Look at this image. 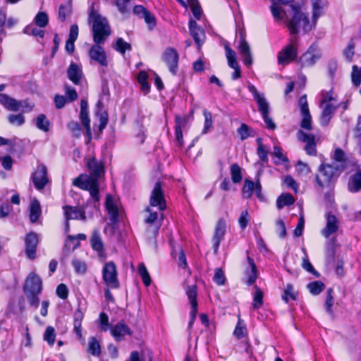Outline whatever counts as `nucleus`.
Masks as SVG:
<instances>
[{"label":"nucleus","instance_id":"774afa93","mask_svg":"<svg viewBox=\"0 0 361 361\" xmlns=\"http://www.w3.org/2000/svg\"><path fill=\"white\" fill-rule=\"evenodd\" d=\"M67 127L75 137H80L81 134V127L77 121H72L69 122Z\"/></svg>","mask_w":361,"mask_h":361},{"label":"nucleus","instance_id":"39448f33","mask_svg":"<svg viewBox=\"0 0 361 361\" xmlns=\"http://www.w3.org/2000/svg\"><path fill=\"white\" fill-rule=\"evenodd\" d=\"M298 37L289 39V43L278 54V63L281 65H287L295 60L298 56Z\"/></svg>","mask_w":361,"mask_h":361},{"label":"nucleus","instance_id":"ea45409f","mask_svg":"<svg viewBox=\"0 0 361 361\" xmlns=\"http://www.w3.org/2000/svg\"><path fill=\"white\" fill-rule=\"evenodd\" d=\"M89 352L94 356H99L101 353V346L94 337H90L88 342Z\"/></svg>","mask_w":361,"mask_h":361},{"label":"nucleus","instance_id":"423d86ee","mask_svg":"<svg viewBox=\"0 0 361 361\" xmlns=\"http://www.w3.org/2000/svg\"><path fill=\"white\" fill-rule=\"evenodd\" d=\"M102 279L109 288L113 289L119 288L117 269L114 262L105 263L102 269Z\"/></svg>","mask_w":361,"mask_h":361},{"label":"nucleus","instance_id":"9d476101","mask_svg":"<svg viewBox=\"0 0 361 361\" xmlns=\"http://www.w3.org/2000/svg\"><path fill=\"white\" fill-rule=\"evenodd\" d=\"M149 204L152 207H157L160 211L166 209V202L160 181H157L154 185L150 195Z\"/></svg>","mask_w":361,"mask_h":361},{"label":"nucleus","instance_id":"6ab92c4d","mask_svg":"<svg viewBox=\"0 0 361 361\" xmlns=\"http://www.w3.org/2000/svg\"><path fill=\"white\" fill-rule=\"evenodd\" d=\"M310 4L312 11V23H310V25H312V29L315 27L318 18L322 15L323 10L328 4L325 0H310Z\"/></svg>","mask_w":361,"mask_h":361},{"label":"nucleus","instance_id":"20e7f679","mask_svg":"<svg viewBox=\"0 0 361 361\" xmlns=\"http://www.w3.org/2000/svg\"><path fill=\"white\" fill-rule=\"evenodd\" d=\"M42 290V281L40 277L35 273H31L27 277L23 291L30 306L37 309L39 304V295Z\"/></svg>","mask_w":361,"mask_h":361},{"label":"nucleus","instance_id":"09e8293b","mask_svg":"<svg viewBox=\"0 0 361 361\" xmlns=\"http://www.w3.org/2000/svg\"><path fill=\"white\" fill-rule=\"evenodd\" d=\"M263 305V292L257 286H255V293L253 297L252 305L254 309H259Z\"/></svg>","mask_w":361,"mask_h":361},{"label":"nucleus","instance_id":"0e129e2a","mask_svg":"<svg viewBox=\"0 0 361 361\" xmlns=\"http://www.w3.org/2000/svg\"><path fill=\"white\" fill-rule=\"evenodd\" d=\"M351 77L354 85L358 87L361 83V69L358 68L357 66H353Z\"/></svg>","mask_w":361,"mask_h":361},{"label":"nucleus","instance_id":"6e6d98bb","mask_svg":"<svg viewBox=\"0 0 361 361\" xmlns=\"http://www.w3.org/2000/svg\"><path fill=\"white\" fill-rule=\"evenodd\" d=\"M72 266L75 271L79 274H84L87 271V265L85 262L74 259L72 260Z\"/></svg>","mask_w":361,"mask_h":361},{"label":"nucleus","instance_id":"c756f323","mask_svg":"<svg viewBox=\"0 0 361 361\" xmlns=\"http://www.w3.org/2000/svg\"><path fill=\"white\" fill-rule=\"evenodd\" d=\"M247 259L249 264V268L246 269L245 273L247 277L246 283L248 286H250L256 281L257 278V269L253 259L247 256Z\"/></svg>","mask_w":361,"mask_h":361},{"label":"nucleus","instance_id":"bb28decb","mask_svg":"<svg viewBox=\"0 0 361 361\" xmlns=\"http://www.w3.org/2000/svg\"><path fill=\"white\" fill-rule=\"evenodd\" d=\"M68 79L75 85H79L82 76L81 68L75 63H71L67 70Z\"/></svg>","mask_w":361,"mask_h":361},{"label":"nucleus","instance_id":"864d4df0","mask_svg":"<svg viewBox=\"0 0 361 361\" xmlns=\"http://www.w3.org/2000/svg\"><path fill=\"white\" fill-rule=\"evenodd\" d=\"M114 49L121 54H124L126 51L131 50V45L125 42L122 38H118Z\"/></svg>","mask_w":361,"mask_h":361},{"label":"nucleus","instance_id":"473e14b6","mask_svg":"<svg viewBox=\"0 0 361 361\" xmlns=\"http://www.w3.org/2000/svg\"><path fill=\"white\" fill-rule=\"evenodd\" d=\"M257 144V154L258 155L260 161L262 164H267L268 159V150L262 143V140L260 137L256 140Z\"/></svg>","mask_w":361,"mask_h":361},{"label":"nucleus","instance_id":"aec40b11","mask_svg":"<svg viewBox=\"0 0 361 361\" xmlns=\"http://www.w3.org/2000/svg\"><path fill=\"white\" fill-rule=\"evenodd\" d=\"M189 30L191 36L194 39L198 47H200L204 41V31L197 25L196 21L193 20H190L189 22Z\"/></svg>","mask_w":361,"mask_h":361},{"label":"nucleus","instance_id":"13d9d810","mask_svg":"<svg viewBox=\"0 0 361 361\" xmlns=\"http://www.w3.org/2000/svg\"><path fill=\"white\" fill-rule=\"evenodd\" d=\"M55 330L52 326H47L44 334V340L46 341L50 345H52L55 342Z\"/></svg>","mask_w":361,"mask_h":361},{"label":"nucleus","instance_id":"c03bdc74","mask_svg":"<svg viewBox=\"0 0 361 361\" xmlns=\"http://www.w3.org/2000/svg\"><path fill=\"white\" fill-rule=\"evenodd\" d=\"M309 291L314 295H319L324 289V284L320 281L309 283L307 286Z\"/></svg>","mask_w":361,"mask_h":361},{"label":"nucleus","instance_id":"37998d69","mask_svg":"<svg viewBox=\"0 0 361 361\" xmlns=\"http://www.w3.org/2000/svg\"><path fill=\"white\" fill-rule=\"evenodd\" d=\"M302 116V120L300 122V126L302 128L307 130H311L312 127V116L310 111L300 112Z\"/></svg>","mask_w":361,"mask_h":361},{"label":"nucleus","instance_id":"393cba45","mask_svg":"<svg viewBox=\"0 0 361 361\" xmlns=\"http://www.w3.org/2000/svg\"><path fill=\"white\" fill-rule=\"evenodd\" d=\"M106 209L109 214V219L113 224H116L118 221V209L114 202L113 197L107 195L105 202Z\"/></svg>","mask_w":361,"mask_h":361},{"label":"nucleus","instance_id":"49530a36","mask_svg":"<svg viewBox=\"0 0 361 361\" xmlns=\"http://www.w3.org/2000/svg\"><path fill=\"white\" fill-rule=\"evenodd\" d=\"M74 330L78 335H81V325L83 319V313L80 310H77L73 315Z\"/></svg>","mask_w":361,"mask_h":361},{"label":"nucleus","instance_id":"e2e57ef3","mask_svg":"<svg viewBox=\"0 0 361 361\" xmlns=\"http://www.w3.org/2000/svg\"><path fill=\"white\" fill-rule=\"evenodd\" d=\"M334 159L337 162L341 164L342 169L345 168V164L347 161V158L345 152L340 148H338L334 152Z\"/></svg>","mask_w":361,"mask_h":361},{"label":"nucleus","instance_id":"603ef678","mask_svg":"<svg viewBox=\"0 0 361 361\" xmlns=\"http://www.w3.org/2000/svg\"><path fill=\"white\" fill-rule=\"evenodd\" d=\"M333 290L332 288H329L327 290V295L326 298V301L324 304V307L326 311V312L331 315H334V312L332 310V306L334 305V297H333Z\"/></svg>","mask_w":361,"mask_h":361},{"label":"nucleus","instance_id":"680f3d73","mask_svg":"<svg viewBox=\"0 0 361 361\" xmlns=\"http://www.w3.org/2000/svg\"><path fill=\"white\" fill-rule=\"evenodd\" d=\"M203 114L204 116V128L202 130V133L205 134L208 132V130L212 128V115L207 110L204 109L203 111Z\"/></svg>","mask_w":361,"mask_h":361},{"label":"nucleus","instance_id":"bf43d9fd","mask_svg":"<svg viewBox=\"0 0 361 361\" xmlns=\"http://www.w3.org/2000/svg\"><path fill=\"white\" fill-rule=\"evenodd\" d=\"M8 121L11 125L20 126L25 123V117L22 114H10L8 116Z\"/></svg>","mask_w":361,"mask_h":361},{"label":"nucleus","instance_id":"8fccbe9b","mask_svg":"<svg viewBox=\"0 0 361 361\" xmlns=\"http://www.w3.org/2000/svg\"><path fill=\"white\" fill-rule=\"evenodd\" d=\"M35 23L39 27H44L49 23L48 15L43 11H39L35 17Z\"/></svg>","mask_w":361,"mask_h":361},{"label":"nucleus","instance_id":"0eeeda50","mask_svg":"<svg viewBox=\"0 0 361 361\" xmlns=\"http://www.w3.org/2000/svg\"><path fill=\"white\" fill-rule=\"evenodd\" d=\"M338 169V166H334L330 164H322L319 166V173L317 174L315 178L318 185L322 188L329 185Z\"/></svg>","mask_w":361,"mask_h":361},{"label":"nucleus","instance_id":"b1692460","mask_svg":"<svg viewBox=\"0 0 361 361\" xmlns=\"http://www.w3.org/2000/svg\"><path fill=\"white\" fill-rule=\"evenodd\" d=\"M80 119L82 124L86 130L87 135H91L90 120L88 116V104L87 102L82 99L80 102Z\"/></svg>","mask_w":361,"mask_h":361},{"label":"nucleus","instance_id":"a19ab883","mask_svg":"<svg viewBox=\"0 0 361 361\" xmlns=\"http://www.w3.org/2000/svg\"><path fill=\"white\" fill-rule=\"evenodd\" d=\"M231 180L234 183H239L242 180V170L237 164L231 166Z\"/></svg>","mask_w":361,"mask_h":361},{"label":"nucleus","instance_id":"338daca9","mask_svg":"<svg viewBox=\"0 0 361 361\" xmlns=\"http://www.w3.org/2000/svg\"><path fill=\"white\" fill-rule=\"evenodd\" d=\"M250 219V218L247 210H244L241 212L238 219V224L242 230H244L247 226Z\"/></svg>","mask_w":361,"mask_h":361},{"label":"nucleus","instance_id":"58836bf2","mask_svg":"<svg viewBox=\"0 0 361 361\" xmlns=\"http://www.w3.org/2000/svg\"><path fill=\"white\" fill-rule=\"evenodd\" d=\"M255 187V183L249 179H246L242 189V193L244 198L249 199L252 197Z\"/></svg>","mask_w":361,"mask_h":361},{"label":"nucleus","instance_id":"a878e982","mask_svg":"<svg viewBox=\"0 0 361 361\" xmlns=\"http://www.w3.org/2000/svg\"><path fill=\"white\" fill-rule=\"evenodd\" d=\"M338 106H334L331 104H326L321 114L319 121L322 126H326L334 115Z\"/></svg>","mask_w":361,"mask_h":361},{"label":"nucleus","instance_id":"7ed1b4c3","mask_svg":"<svg viewBox=\"0 0 361 361\" xmlns=\"http://www.w3.org/2000/svg\"><path fill=\"white\" fill-rule=\"evenodd\" d=\"M89 21L92 23L94 42L103 44L111 33L107 19L92 8L89 13Z\"/></svg>","mask_w":361,"mask_h":361},{"label":"nucleus","instance_id":"f257e3e1","mask_svg":"<svg viewBox=\"0 0 361 361\" xmlns=\"http://www.w3.org/2000/svg\"><path fill=\"white\" fill-rule=\"evenodd\" d=\"M270 11L276 22L286 19V26L291 35H297L302 30L306 34L312 30L307 14L293 0H270Z\"/></svg>","mask_w":361,"mask_h":361},{"label":"nucleus","instance_id":"cd10ccee","mask_svg":"<svg viewBox=\"0 0 361 361\" xmlns=\"http://www.w3.org/2000/svg\"><path fill=\"white\" fill-rule=\"evenodd\" d=\"M338 221L336 217L333 214H329L326 219L325 228L322 231V235L325 238L329 237L331 234L338 231Z\"/></svg>","mask_w":361,"mask_h":361},{"label":"nucleus","instance_id":"f3484780","mask_svg":"<svg viewBox=\"0 0 361 361\" xmlns=\"http://www.w3.org/2000/svg\"><path fill=\"white\" fill-rule=\"evenodd\" d=\"M225 50L226 58L228 60V64L231 68L234 69V72L232 74L231 78L234 80H237L240 78L241 72L240 66L236 59L235 52L228 46L225 47Z\"/></svg>","mask_w":361,"mask_h":361},{"label":"nucleus","instance_id":"f8f14e48","mask_svg":"<svg viewBox=\"0 0 361 361\" xmlns=\"http://www.w3.org/2000/svg\"><path fill=\"white\" fill-rule=\"evenodd\" d=\"M321 54L316 45H311L307 51L304 53L299 59V63L302 67L313 66L320 59Z\"/></svg>","mask_w":361,"mask_h":361},{"label":"nucleus","instance_id":"6e6552de","mask_svg":"<svg viewBox=\"0 0 361 361\" xmlns=\"http://www.w3.org/2000/svg\"><path fill=\"white\" fill-rule=\"evenodd\" d=\"M31 180L37 190H42L49 182L47 166L44 164H39L32 173Z\"/></svg>","mask_w":361,"mask_h":361},{"label":"nucleus","instance_id":"a18cd8bd","mask_svg":"<svg viewBox=\"0 0 361 361\" xmlns=\"http://www.w3.org/2000/svg\"><path fill=\"white\" fill-rule=\"evenodd\" d=\"M138 272L145 286H149L151 284V278L146 267L143 263H140L138 265Z\"/></svg>","mask_w":361,"mask_h":361},{"label":"nucleus","instance_id":"4468645a","mask_svg":"<svg viewBox=\"0 0 361 361\" xmlns=\"http://www.w3.org/2000/svg\"><path fill=\"white\" fill-rule=\"evenodd\" d=\"M299 140L306 143L305 150L308 155L316 156L317 149L315 142V136L313 134H308L299 130L297 133Z\"/></svg>","mask_w":361,"mask_h":361},{"label":"nucleus","instance_id":"412c9836","mask_svg":"<svg viewBox=\"0 0 361 361\" xmlns=\"http://www.w3.org/2000/svg\"><path fill=\"white\" fill-rule=\"evenodd\" d=\"M111 332L116 341H121L126 335H132V331L123 322H119L111 327Z\"/></svg>","mask_w":361,"mask_h":361},{"label":"nucleus","instance_id":"4c0bfd02","mask_svg":"<svg viewBox=\"0 0 361 361\" xmlns=\"http://www.w3.org/2000/svg\"><path fill=\"white\" fill-rule=\"evenodd\" d=\"M71 3L69 2L67 4H61L58 11V18L61 21L64 22L66 20V17L70 16L71 14Z\"/></svg>","mask_w":361,"mask_h":361},{"label":"nucleus","instance_id":"f704fd0d","mask_svg":"<svg viewBox=\"0 0 361 361\" xmlns=\"http://www.w3.org/2000/svg\"><path fill=\"white\" fill-rule=\"evenodd\" d=\"M238 50L242 56L244 64L247 67H250L252 65L253 61L250 45L246 47L244 46L243 47H238Z\"/></svg>","mask_w":361,"mask_h":361},{"label":"nucleus","instance_id":"ddd939ff","mask_svg":"<svg viewBox=\"0 0 361 361\" xmlns=\"http://www.w3.org/2000/svg\"><path fill=\"white\" fill-rule=\"evenodd\" d=\"M89 56L91 60L97 62L103 67L108 66V61L106 52L101 44H93L89 50Z\"/></svg>","mask_w":361,"mask_h":361},{"label":"nucleus","instance_id":"4be33fe9","mask_svg":"<svg viewBox=\"0 0 361 361\" xmlns=\"http://www.w3.org/2000/svg\"><path fill=\"white\" fill-rule=\"evenodd\" d=\"M0 103L8 111H19L25 102L10 97L6 94H0Z\"/></svg>","mask_w":361,"mask_h":361},{"label":"nucleus","instance_id":"2eb2a0df","mask_svg":"<svg viewBox=\"0 0 361 361\" xmlns=\"http://www.w3.org/2000/svg\"><path fill=\"white\" fill-rule=\"evenodd\" d=\"M226 223L224 219H219L215 226L214 234L212 238L213 250L214 254L218 253V250L221 240L226 234Z\"/></svg>","mask_w":361,"mask_h":361},{"label":"nucleus","instance_id":"5701e85b","mask_svg":"<svg viewBox=\"0 0 361 361\" xmlns=\"http://www.w3.org/2000/svg\"><path fill=\"white\" fill-rule=\"evenodd\" d=\"M186 295L191 305V310L190 312V317L196 319L197 313V288L193 285L188 286L186 289Z\"/></svg>","mask_w":361,"mask_h":361},{"label":"nucleus","instance_id":"2f4dec72","mask_svg":"<svg viewBox=\"0 0 361 361\" xmlns=\"http://www.w3.org/2000/svg\"><path fill=\"white\" fill-rule=\"evenodd\" d=\"M42 214L40 203L37 200H34L30 205V220L32 223L37 221Z\"/></svg>","mask_w":361,"mask_h":361},{"label":"nucleus","instance_id":"5fc2aeb1","mask_svg":"<svg viewBox=\"0 0 361 361\" xmlns=\"http://www.w3.org/2000/svg\"><path fill=\"white\" fill-rule=\"evenodd\" d=\"M302 251L305 253V256L302 258V267L307 271L315 275L316 276H319V273L314 269L310 262L309 261L306 251L305 248H302Z\"/></svg>","mask_w":361,"mask_h":361},{"label":"nucleus","instance_id":"dca6fc26","mask_svg":"<svg viewBox=\"0 0 361 361\" xmlns=\"http://www.w3.org/2000/svg\"><path fill=\"white\" fill-rule=\"evenodd\" d=\"M38 242V236L35 232H30L26 235L25 238V254L30 259L32 260L36 257Z\"/></svg>","mask_w":361,"mask_h":361},{"label":"nucleus","instance_id":"69168bd1","mask_svg":"<svg viewBox=\"0 0 361 361\" xmlns=\"http://www.w3.org/2000/svg\"><path fill=\"white\" fill-rule=\"evenodd\" d=\"M213 281L219 286H222L225 283L226 277L221 269L217 268L215 269Z\"/></svg>","mask_w":361,"mask_h":361},{"label":"nucleus","instance_id":"de8ad7c7","mask_svg":"<svg viewBox=\"0 0 361 361\" xmlns=\"http://www.w3.org/2000/svg\"><path fill=\"white\" fill-rule=\"evenodd\" d=\"M23 32L26 35L39 37L40 38H43L44 37V30L37 28L32 25L25 26L23 29Z\"/></svg>","mask_w":361,"mask_h":361},{"label":"nucleus","instance_id":"c85d7f7f","mask_svg":"<svg viewBox=\"0 0 361 361\" xmlns=\"http://www.w3.org/2000/svg\"><path fill=\"white\" fill-rule=\"evenodd\" d=\"M186 118L180 116H176L175 118V134L176 140L179 147L183 145V137L182 133V128L186 124Z\"/></svg>","mask_w":361,"mask_h":361},{"label":"nucleus","instance_id":"e433bc0d","mask_svg":"<svg viewBox=\"0 0 361 361\" xmlns=\"http://www.w3.org/2000/svg\"><path fill=\"white\" fill-rule=\"evenodd\" d=\"M35 125L39 130L43 132H48L49 130L50 122L44 114H39L36 118Z\"/></svg>","mask_w":361,"mask_h":361},{"label":"nucleus","instance_id":"7c9ffc66","mask_svg":"<svg viewBox=\"0 0 361 361\" xmlns=\"http://www.w3.org/2000/svg\"><path fill=\"white\" fill-rule=\"evenodd\" d=\"M348 189L353 193L361 190V169H358L350 177L348 183Z\"/></svg>","mask_w":361,"mask_h":361},{"label":"nucleus","instance_id":"3c124183","mask_svg":"<svg viewBox=\"0 0 361 361\" xmlns=\"http://www.w3.org/2000/svg\"><path fill=\"white\" fill-rule=\"evenodd\" d=\"M289 298L292 299L293 300H295L297 299V295L294 293L293 286L290 283L286 285V288L282 295V299L285 301V302L288 303Z\"/></svg>","mask_w":361,"mask_h":361},{"label":"nucleus","instance_id":"9b49d317","mask_svg":"<svg viewBox=\"0 0 361 361\" xmlns=\"http://www.w3.org/2000/svg\"><path fill=\"white\" fill-rule=\"evenodd\" d=\"M90 243L92 250L97 252L98 257L102 260H104L106 258V254L99 229L95 228L92 231Z\"/></svg>","mask_w":361,"mask_h":361},{"label":"nucleus","instance_id":"052dcab7","mask_svg":"<svg viewBox=\"0 0 361 361\" xmlns=\"http://www.w3.org/2000/svg\"><path fill=\"white\" fill-rule=\"evenodd\" d=\"M233 335L238 339L242 338L247 335V329L245 326L241 324L240 319H238V324L235 326Z\"/></svg>","mask_w":361,"mask_h":361},{"label":"nucleus","instance_id":"c9c22d12","mask_svg":"<svg viewBox=\"0 0 361 361\" xmlns=\"http://www.w3.org/2000/svg\"><path fill=\"white\" fill-rule=\"evenodd\" d=\"M237 133L240 135L241 140H245L249 137L255 136V130L245 123H242L237 129Z\"/></svg>","mask_w":361,"mask_h":361},{"label":"nucleus","instance_id":"72a5a7b5","mask_svg":"<svg viewBox=\"0 0 361 361\" xmlns=\"http://www.w3.org/2000/svg\"><path fill=\"white\" fill-rule=\"evenodd\" d=\"M295 202V200L293 195L290 193H286L281 195L276 201L277 207L281 209L285 206H290Z\"/></svg>","mask_w":361,"mask_h":361},{"label":"nucleus","instance_id":"79ce46f5","mask_svg":"<svg viewBox=\"0 0 361 361\" xmlns=\"http://www.w3.org/2000/svg\"><path fill=\"white\" fill-rule=\"evenodd\" d=\"M258 106V110L261 113L262 116L265 114H269V104L264 97V95L255 100Z\"/></svg>","mask_w":361,"mask_h":361},{"label":"nucleus","instance_id":"a211bd4d","mask_svg":"<svg viewBox=\"0 0 361 361\" xmlns=\"http://www.w3.org/2000/svg\"><path fill=\"white\" fill-rule=\"evenodd\" d=\"M66 220H86L85 212L77 207L65 205L63 207Z\"/></svg>","mask_w":361,"mask_h":361},{"label":"nucleus","instance_id":"1a4fd4ad","mask_svg":"<svg viewBox=\"0 0 361 361\" xmlns=\"http://www.w3.org/2000/svg\"><path fill=\"white\" fill-rule=\"evenodd\" d=\"M161 59L167 66L169 72L176 75L178 72L179 54L178 51L172 47H167L162 54Z\"/></svg>","mask_w":361,"mask_h":361},{"label":"nucleus","instance_id":"f03ea898","mask_svg":"<svg viewBox=\"0 0 361 361\" xmlns=\"http://www.w3.org/2000/svg\"><path fill=\"white\" fill-rule=\"evenodd\" d=\"M87 166L90 176L81 174L73 181V185L82 190H87L94 202H99L98 179L104 173V166L102 161L92 157L87 159Z\"/></svg>","mask_w":361,"mask_h":361},{"label":"nucleus","instance_id":"4d7b16f0","mask_svg":"<svg viewBox=\"0 0 361 361\" xmlns=\"http://www.w3.org/2000/svg\"><path fill=\"white\" fill-rule=\"evenodd\" d=\"M273 155L278 159L277 161H275V164H276L286 163L288 161V158L283 156L281 147L279 146L276 145L274 147Z\"/></svg>","mask_w":361,"mask_h":361}]
</instances>
